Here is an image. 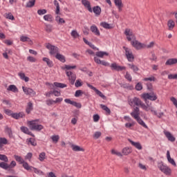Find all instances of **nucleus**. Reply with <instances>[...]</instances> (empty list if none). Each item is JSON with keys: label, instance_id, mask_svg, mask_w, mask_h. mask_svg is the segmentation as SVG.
<instances>
[{"label": "nucleus", "instance_id": "nucleus-1", "mask_svg": "<svg viewBox=\"0 0 177 177\" xmlns=\"http://www.w3.org/2000/svg\"><path fill=\"white\" fill-rule=\"evenodd\" d=\"M39 120H34L28 121V127H29V129L30 131H36L37 132H40V131H42L44 129V127L42 124H39L38 122Z\"/></svg>", "mask_w": 177, "mask_h": 177}, {"label": "nucleus", "instance_id": "nucleus-2", "mask_svg": "<svg viewBox=\"0 0 177 177\" xmlns=\"http://www.w3.org/2000/svg\"><path fill=\"white\" fill-rule=\"evenodd\" d=\"M142 99H144V100H145V102H146V103H147V100L154 102L157 99V94H156L154 92L151 91L149 93H143L142 95Z\"/></svg>", "mask_w": 177, "mask_h": 177}, {"label": "nucleus", "instance_id": "nucleus-3", "mask_svg": "<svg viewBox=\"0 0 177 177\" xmlns=\"http://www.w3.org/2000/svg\"><path fill=\"white\" fill-rule=\"evenodd\" d=\"M46 48L48 49V50H50L49 53L51 56H55V55L60 52V50L58 48L57 46L52 45L50 44V43L46 44Z\"/></svg>", "mask_w": 177, "mask_h": 177}, {"label": "nucleus", "instance_id": "nucleus-4", "mask_svg": "<svg viewBox=\"0 0 177 177\" xmlns=\"http://www.w3.org/2000/svg\"><path fill=\"white\" fill-rule=\"evenodd\" d=\"M123 49L124 50L125 56L128 62H133L135 60V57L133 56L132 50L127 46H123Z\"/></svg>", "mask_w": 177, "mask_h": 177}, {"label": "nucleus", "instance_id": "nucleus-5", "mask_svg": "<svg viewBox=\"0 0 177 177\" xmlns=\"http://www.w3.org/2000/svg\"><path fill=\"white\" fill-rule=\"evenodd\" d=\"M131 44L137 50H140V49H145V46H146V44L140 43L139 41L136 40V39L132 40Z\"/></svg>", "mask_w": 177, "mask_h": 177}, {"label": "nucleus", "instance_id": "nucleus-6", "mask_svg": "<svg viewBox=\"0 0 177 177\" xmlns=\"http://www.w3.org/2000/svg\"><path fill=\"white\" fill-rule=\"evenodd\" d=\"M158 167L161 172H163L165 175H171V169L169 167L164 165L162 163H159Z\"/></svg>", "mask_w": 177, "mask_h": 177}, {"label": "nucleus", "instance_id": "nucleus-7", "mask_svg": "<svg viewBox=\"0 0 177 177\" xmlns=\"http://www.w3.org/2000/svg\"><path fill=\"white\" fill-rule=\"evenodd\" d=\"M66 74L67 77H68V80H69L71 85H74V84L75 82V80H77V75H75V73H74L71 71H66Z\"/></svg>", "mask_w": 177, "mask_h": 177}, {"label": "nucleus", "instance_id": "nucleus-8", "mask_svg": "<svg viewBox=\"0 0 177 177\" xmlns=\"http://www.w3.org/2000/svg\"><path fill=\"white\" fill-rule=\"evenodd\" d=\"M143 102H142V101L140 100V99L135 97L133 99L129 100V104L130 106H133V104H135V106H142V104Z\"/></svg>", "mask_w": 177, "mask_h": 177}, {"label": "nucleus", "instance_id": "nucleus-9", "mask_svg": "<svg viewBox=\"0 0 177 177\" xmlns=\"http://www.w3.org/2000/svg\"><path fill=\"white\" fill-rule=\"evenodd\" d=\"M111 70H114L115 71H122L124 70H127V67L121 66L117 64V63H113L111 64Z\"/></svg>", "mask_w": 177, "mask_h": 177}, {"label": "nucleus", "instance_id": "nucleus-10", "mask_svg": "<svg viewBox=\"0 0 177 177\" xmlns=\"http://www.w3.org/2000/svg\"><path fill=\"white\" fill-rule=\"evenodd\" d=\"M111 70H114L115 71H122L124 70H127V67L121 66L117 64V63H113L111 64Z\"/></svg>", "mask_w": 177, "mask_h": 177}, {"label": "nucleus", "instance_id": "nucleus-11", "mask_svg": "<svg viewBox=\"0 0 177 177\" xmlns=\"http://www.w3.org/2000/svg\"><path fill=\"white\" fill-rule=\"evenodd\" d=\"M22 89L26 95H30V96H35V91L28 87L22 86Z\"/></svg>", "mask_w": 177, "mask_h": 177}, {"label": "nucleus", "instance_id": "nucleus-12", "mask_svg": "<svg viewBox=\"0 0 177 177\" xmlns=\"http://www.w3.org/2000/svg\"><path fill=\"white\" fill-rule=\"evenodd\" d=\"M92 12L95 15V16L99 17L102 14V8L99 6L93 7Z\"/></svg>", "mask_w": 177, "mask_h": 177}, {"label": "nucleus", "instance_id": "nucleus-13", "mask_svg": "<svg viewBox=\"0 0 177 177\" xmlns=\"http://www.w3.org/2000/svg\"><path fill=\"white\" fill-rule=\"evenodd\" d=\"M82 3L84 5V8H86L90 13H92V7L91 6V2H89V1L82 0Z\"/></svg>", "mask_w": 177, "mask_h": 177}, {"label": "nucleus", "instance_id": "nucleus-14", "mask_svg": "<svg viewBox=\"0 0 177 177\" xmlns=\"http://www.w3.org/2000/svg\"><path fill=\"white\" fill-rule=\"evenodd\" d=\"M90 30L95 35H97V37H100V31H99V29L97 28V26L95 25H92L90 27Z\"/></svg>", "mask_w": 177, "mask_h": 177}, {"label": "nucleus", "instance_id": "nucleus-15", "mask_svg": "<svg viewBox=\"0 0 177 177\" xmlns=\"http://www.w3.org/2000/svg\"><path fill=\"white\" fill-rule=\"evenodd\" d=\"M114 3L115 6L118 8L119 12H122V8H124V4H122V0H114Z\"/></svg>", "mask_w": 177, "mask_h": 177}, {"label": "nucleus", "instance_id": "nucleus-16", "mask_svg": "<svg viewBox=\"0 0 177 177\" xmlns=\"http://www.w3.org/2000/svg\"><path fill=\"white\" fill-rule=\"evenodd\" d=\"M164 134L165 135L166 138L169 140V142H175L176 138L169 131H165Z\"/></svg>", "mask_w": 177, "mask_h": 177}, {"label": "nucleus", "instance_id": "nucleus-17", "mask_svg": "<svg viewBox=\"0 0 177 177\" xmlns=\"http://www.w3.org/2000/svg\"><path fill=\"white\" fill-rule=\"evenodd\" d=\"M26 117V114H24L23 112L19 113H15L12 114V118H15V120H19V118H24Z\"/></svg>", "mask_w": 177, "mask_h": 177}, {"label": "nucleus", "instance_id": "nucleus-18", "mask_svg": "<svg viewBox=\"0 0 177 177\" xmlns=\"http://www.w3.org/2000/svg\"><path fill=\"white\" fill-rule=\"evenodd\" d=\"M55 59L62 63H66V57L59 53V52L55 55Z\"/></svg>", "mask_w": 177, "mask_h": 177}, {"label": "nucleus", "instance_id": "nucleus-19", "mask_svg": "<svg viewBox=\"0 0 177 177\" xmlns=\"http://www.w3.org/2000/svg\"><path fill=\"white\" fill-rule=\"evenodd\" d=\"M134 119L136 120L137 122L141 125V127H143V128H145L146 129H149V127L146 125V123H145V122L142 120V118H140V116H137V118Z\"/></svg>", "mask_w": 177, "mask_h": 177}, {"label": "nucleus", "instance_id": "nucleus-20", "mask_svg": "<svg viewBox=\"0 0 177 177\" xmlns=\"http://www.w3.org/2000/svg\"><path fill=\"white\" fill-rule=\"evenodd\" d=\"M128 140L129 143L132 145V146H134V147H136V149H138V150H142V145H140V142H135L129 138L128 139Z\"/></svg>", "mask_w": 177, "mask_h": 177}, {"label": "nucleus", "instance_id": "nucleus-21", "mask_svg": "<svg viewBox=\"0 0 177 177\" xmlns=\"http://www.w3.org/2000/svg\"><path fill=\"white\" fill-rule=\"evenodd\" d=\"M20 41L21 42H28L29 45H32L33 44L32 40H31V39L27 36H21Z\"/></svg>", "mask_w": 177, "mask_h": 177}, {"label": "nucleus", "instance_id": "nucleus-22", "mask_svg": "<svg viewBox=\"0 0 177 177\" xmlns=\"http://www.w3.org/2000/svg\"><path fill=\"white\" fill-rule=\"evenodd\" d=\"M21 132H24V133H26V135H30V136H32V138L35 137V136L32 134V133L30 131V129H28L26 127H21Z\"/></svg>", "mask_w": 177, "mask_h": 177}, {"label": "nucleus", "instance_id": "nucleus-23", "mask_svg": "<svg viewBox=\"0 0 177 177\" xmlns=\"http://www.w3.org/2000/svg\"><path fill=\"white\" fill-rule=\"evenodd\" d=\"M167 161L171 164V165H174V167H176V162H175V160L171 158V154L169 153V151H167Z\"/></svg>", "mask_w": 177, "mask_h": 177}, {"label": "nucleus", "instance_id": "nucleus-24", "mask_svg": "<svg viewBox=\"0 0 177 177\" xmlns=\"http://www.w3.org/2000/svg\"><path fill=\"white\" fill-rule=\"evenodd\" d=\"M177 64V58H170L165 62L166 66H174Z\"/></svg>", "mask_w": 177, "mask_h": 177}, {"label": "nucleus", "instance_id": "nucleus-25", "mask_svg": "<svg viewBox=\"0 0 177 177\" xmlns=\"http://www.w3.org/2000/svg\"><path fill=\"white\" fill-rule=\"evenodd\" d=\"M167 26L169 31H172L175 28V21L173 19H169L167 21Z\"/></svg>", "mask_w": 177, "mask_h": 177}, {"label": "nucleus", "instance_id": "nucleus-26", "mask_svg": "<svg viewBox=\"0 0 177 177\" xmlns=\"http://www.w3.org/2000/svg\"><path fill=\"white\" fill-rule=\"evenodd\" d=\"M122 153L123 156H129V154H131V153H132V148L129 147H124L122 149Z\"/></svg>", "mask_w": 177, "mask_h": 177}, {"label": "nucleus", "instance_id": "nucleus-27", "mask_svg": "<svg viewBox=\"0 0 177 177\" xmlns=\"http://www.w3.org/2000/svg\"><path fill=\"white\" fill-rule=\"evenodd\" d=\"M71 147L73 151H85V149L84 148L74 144H72L71 145Z\"/></svg>", "mask_w": 177, "mask_h": 177}, {"label": "nucleus", "instance_id": "nucleus-28", "mask_svg": "<svg viewBox=\"0 0 177 177\" xmlns=\"http://www.w3.org/2000/svg\"><path fill=\"white\" fill-rule=\"evenodd\" d=\"M139 107L136 106L134 108L133 111L131 113V117L134 118H138L139 117Z\"/></svg>", "mask_w": 177, "mask_h": 177}, {"label": "nucleus", "instance_id": "nucleus-29", "mask_svg": "<svg viewBox=\"0 0 177 177\" xmlns=\"http://www.w3.org/2000/svg\"><path fill=\"white\" fill-rule=\"evenodd\" d=\"M95 56H97V57L103 58L104 57V56H109V53L106 51H98V52H96Z\"/></svg>", "mask_w": 177, "mask_h": 177}, {"label": "nucleus", "instance_id": "nucleus-30", "mask_svg": "<svg viewBox=\"0 0 177 177\" xmlns=\"http://www.w3.org/2000/svg\"><path fill=\"white\" fill-rule=\"evenodd\" d=\"M22 165L24 169H26V171H31L32 169H37L34 168L32 166L28 165V163L27 162H25L24 160V162H22Z\"/></svg>", "mask_w": 177, "mask_h": 177}, {"label": "nucleus", "instance_id": "nucleus-31", "mask_svg": "<svg viewBox=\"0 0 177 177\" xmlns=\"http://www.w3.org/2000/svg\"><path fill=\"white\" fill-rule=\"evenodd\" d=\"M124 34L127 36L131 37L133 40L136 39V37H135V35H133V32H131V30H129V28L125 30Z\"/></svg>", "mask_w": 177, "mask_h": 177}, {"label": "nucleus", "instance_id": "nucleus-32", "mask_svg": "<svg viewBox=\"0 0 177 177\" xmlns=\"http://www.w3.org/2000/svg\"><path fill=\"white\" fill-rule=\"evenodd\" d=\"M32 110H34V107L32 106V102H28L26 109V112L27 113V114H30L31 111H32Z\"/></svg>", "mask_w": 177, "mask_h": 177}, {"label": "nucleus", "instance_id": "nucleus-33", "mask_svg": "<svg viewBox=\"0 0 177 177\" xmlns=\"http://www.w3.org/2000/svg\"><path fill=\"white\" fill-rule=\"evenodd\" d=\"M7 90L10 91V92H14L15 93L19 92V89L15 84H11L8 86Z\"/></svg>", "mask_w": 177, "mask_h": 177}, {"label": "nucleus", "instance_id": "nucleus-34", "mask_svg": "<svg viewBox=\"0 0 177 177\" xmlns=\"http://www.w3.org/2000/svg\"><path fill=\"white\" fill-rule=\"evenodd\" d=\"M43 62H45L48 66L53 67V62H52V60H50L49 58L44 57L43 58Z\"/></svg>", "mask_w": 177, "mask_h": 177}, {"label": "nucleus", "instance_id": "nucleus-35", "mask_svg": "<svg viewBox=\"0 0 177 177\" xmlns=\"http://www.w3.org/2000/svg\"><path fill=\"white\" fill-rule=\"evenodd\" d=\"M18 75L20 77L21 80H23L24 81H25V82H28V81H30V78L26 76V74L24 73H19Z\"/></svg>", "mask_w": 177, "mask_h": 177}, {"label": "nucleus", "instance_id": "nucleus-36", "mask_svg": "<svg viewBox=\"0 0 177 177\" xmlns=\"http://www.w3.org/2000/svg\"><path fill=\"white\" fill-rule=\"evenodd\" d=\"M54 5L56 6L55 14L60 15V6L59 5L57 0H54Z\"/></svg>", "mask_w": 177, "mask_h": 177}, {"label": "nucleus", "instance_id": "nucleus-37", "mask_svg": "<svg viewBox=\"0 0 177 177\" xmlns=\"http://www.w3.org/2000/svg\"><path fill=\"white\" fill-rule=\"evenodd\" d=\"M44 19L46 21H49L50 23H52V21H53V17L50 14L44 15Z\"/></svg>", "mask_w": 177, "mask_h": 177}, {"label": "nucleus", "instance_id": "nucleus-38", "mask_svg": "<svg viewBox=\"0 0 177 177\" xmlns=\"http://www.w3.org/2000/svg\"><path fill=\"white\" fill-rule=\"evenodd\" d=\"M55 21H57V23L58 24H66V21L64 20V19L60 18V17L59 15H57L55 17Z\"/></svg>", "mask_w": 177, "mask_h": 177}, {"label": "nucleus", "instance_id": "nucleus-39", "mask_svg": "<svg viewBox=\"0 0 177 177\" xmlns=\"http://www.w3.org/2000/svg\"><path fill=\"white\" fill-rule=\"evenodd\" d=\"M53 30V26H52L51 24H46L45 25V31H46L47 32H52Z\"/></svg>", "mask_w": 177, "mask_h": 177}, {"label": "nucleus", "instance_id": "nucleus-40", "mask_svg": "<svg viewBox=\"0 0 177 177\" xmlns=\"http://www.w3.org/2000/svg\"><path fill=\"white\" fill-rule=\"evenodd\" d=\"M54 86H56V88H67V84L59 82H54Z\"/></svg>", "mask_w": 177, "mask_h": 177}, {"label": "nucleus", "instance_id": "nucleus-41", "mask_svg": "<svg viewBox=\"0 0 177 177\" xmlns=\"http://www.w3.org/2000/svg\"><path fill=\"white\" fill-rule=\"evenodd\" d=\"M100 26L104 28H106V30H110L113 28L107 22H101Z\"/></svg>", "mask_w": 177, "mask_h": 177}, {"label": "nucleus", "instance_id": "nucleus-42", "mask_svg": "<svg viewBox=\"0 0 177 177\" xmlns=\"http://www.w3.org/2000/svg\"><path fill=\"white\" fill-rule=\"evenodd\" d=\"M14 158L17 161V162H19V164H23V162H24V160L23 158H21V156L14 155Z\"/></svg>", "mask_w": 177, "mask_h": 177}, {"label": "nucleus", "instance_id": "nucleus-43", "mask_svg": "<svg viewBox=\"0 0 177 177\" xmlns=\"http://www.w3.org/2000/svg\"><path fill=\"white\" fill-rule=\"evenodd\" d=\"M142 109H143V110H145V111H149V110H151V109H153V107H151L149 104L146 105L143 102L141 104Z\"/></svg>", "mask_w": 177, "mask_h": 177}, {"label": "nucleus", "instance_id": "nucleus-44", "mask_svg": "<svg viewBox=\"0 0 177 177\" xmlns=\"http://www.w3.org/2000/svg\"><path fill=\"white\" fill-rule=\"evenodd\" d=\"M100 107L101 109H102V110H104V111H106L108 114H111V111H110V109H109L107 106L101 104Z\"/></svg>", "mask_w": 177, "mask_h": 177}, {"label": "nucleus", "instance_id": "nucleus-45", "mask_svg": "<svg viewBox=\"0 0 177 177\" xmlns=\"http://www.w3.org/2000/svg\"><path fill=\"white\" fill-rule=\"evenodd\" d=\"M53 140V143H57L59 142V139H60V136L59 135H54L50 137Z\"/></svg>", "mask_w": 177, "mask_h": 177}, {"label": "nucleus", "instance_id": "nucleus-46", "mask_svg": "<svg viewBox=\"0 0 177 177\" xmlns=\"http://www.w3.org/2000/svg\"><path fill=\"white\" fill-rule=\"evenodd\" d=\"M28 145H31V146H34V147H35V146H37V141L35 140V138H29L28 140Z\"/></svg>", "mask_w": 177, "mask_h": 177}, {"label": "nucleus", "instance_id": "nucleus-47", "mask_svg": "<svg viewBox=\"0 0 177 177\" xmlns=\"http://www.w3.org/2000/svg\"><path fill=\"white\" fill-rule=\"evenodd\" d=\"M0 168L3 169H9V165L5 162H0Z\"/></svg>", "mask_w": 177, "mask_h": 177}, {"label": "nucleus", "instance_id": "nucleus-48", "mask_svg": "<svg viewBox=\"0 0 177 177\" xmlns=\"http://www.w3.org/2000/svg\"><path fill=\"white\" fill-rule=\"evenodd\" d=\"M128 66H129V68H131L134 73L139 71V68H138L136 65L129 64Z\"/></svg>", "mask_w": 177, "mask_h": 177}, {"label": "nucleus", "instance_id": "nucleus-49", "mask_svg": "<svg viewBox=\"0 0 177 177\" xmlns=\"http://www.w3.org/2000/svg\"><path fill=\"white\" fill-rule=\"evenodd\" d=\"M46 13H48V10H46V9H40L37 10V15H39V16L46 15Z\"/></svg>", "mask_w": 177, "mask_h": 177}, {"label": "nucleus", "instance_id": "nucleus-50", "mask_svg": "<svg viewBox=\"0 0 177 177\" xmlns=\"http://www.w3.org/2000/svg\"><path fill=\"white\" fill-rule=\"evenodd\" d=\"M35 5V0H30L26 3V8H32Z\"/></svg>", "mask_w": 177, "mask_h": 177}, {"label": "nucleus", "instance_id": "nucleus-51", "mask_svg": "<svg viewBox=\"0 0 177 177\" xmlns=\"http://www.w3.org/2000/svg\"><path fill=\"white\" fill-rule=\"evenodd\" d=\"M46 157V153L45 152H41L39 155V161H44Z\"/></svg>", "mask_w": 177, "mask_h": 177}, {"label": "nucleus", "instance_id": "nucleus-52", "mask_svg": "<svg viewBox=\"0 0 177 177\" xmlns=\"http://www.w3.org/2000/svg\"><path fill=\"white\" fill-rule=\"evenodd\" d=\"M6 133H8V136L10 138H12V129L9 128V127L6 126L5 128Z\"/></svg>", "mask_w": 177, "mask_h": 177}, {"label": "nucleus", "instance_id": "nucleus-53", "mask_svg": "<svg viewBox=\"0 0 177 177\" xmlns=\"http://www.w3.org/2000/svg\"><path fill=\"white\" fill-rule=\"evenodd\" d=\"M0 160L1 161H4V162H9V159L8 158V156H6V155L0 154Z\"/></svg>", "mask_w": 177, "mask_h": 177}, {"label": "nucleus", "instance_id": "nucleus-54", "mask_svg": "<svg viewBox=\"0 0 177 177\" xmlns=\"http://www.w3.org/2000/svg\"><path fill=\"white\" fill-rule=\"evenodd\" d=\"M95 93H96L97 95H98V96H100V97H102V99H104V100H106V97L104 96V95H103V93H102L100 91L97 90V89L95 91Z\"/></svg>", "mask_w": 177, "mask_h": 177}, {"label": "nucleus", "instance_id": "nucleus-55", "mask_svg": "<svg viewBox=\"0 0 177 177\" xmlns=\"http://www.w3.org/2000/svg\"><path fill=\"white\" fill-rule=\"evenodd\" d=\"M71 35L73 38H78V37H80V34H78V32H77V30H72V32H71Z\"/></svg>", "mask_w": 177, "mask_h": 177}, {"label": "nucleus", "instance_id": "nucleus-56", "mask_svg": "<svg viewBox=\"0 0 177 177\" xmlns=\"http://www.w3.org/2000/svg\"><path fill=\"white\" fill-rule=\"evenodd\" d=\"M151 57H149V60L151 62H157V56H156V53L154 52H151Z\"/></svg>", "mask_w": 177, "mask_h": 177}, {"label": "nucleus", "instance_id": "nucleus-57", "mask_svg": "<svg viewBox=\"0 0 177 177\" xmlns=\"http://www.w3.org/2000/svg\"><path fill=\"white\" fill-rule=\"evenodd\" d=\"M72 106H74L75 107H77V109H81L82 107V105L80 102H77L75 101H73Z\"/></svg>", "mask_w": 177, "mask_h": 177}, {"label": "nucleus", "instance_id": "nucleus-58", "mask_svg": "<svg viewBox=\"0 0 177 177\" xmlns=\"http://www.w3.org/2000/svg\"><path fill=\"white\" fill-rule=\"evenodd\" d=\"M101 136H102V132L100 131H96L93 135V138L95 139H99Z\"/></svg>", "mask_w": 177, "mask_h": 177}, {"label": "nucleus", "instance_id": "nucleus-59", "mask_svg": "<svg viewBox=\"0 0 177 177\" xmlns=\"http://www.w3.org/2000/svg\"><path fill=\"white\" fill-rule=\"evenodd\" d=\"M6 17L9 20H15V17L13 16V15H12L11 12H9L8 14H6Z\"/></svg>", "mask_w": 177, "mask_h": 177}, {"label": "nucleus", "instance_id": "nucleus-60", "mask_svg": "<svg viewBox=\"0 0 177 177\" xmlns=\"http://www.w3.org/2000/svg\"><path fill=\"white\" fill-rule=\"evenodd\" d=\"M154 45H156V43L154 41H151L148 45L145 44V48H147V49H151V48H153L154 47Z\"/></svg>", "mask_w": 177, "mask_h": 177}, {"label": "nucleus", "instance_id": "nucleus-61", "mask_svg": "<svg viewBox=\"0 0 177 177\" xmlns=\"http://www.w3.org/2000/svg\"><path fill=\"white\" fill-rule=\"evenodd\" d=\"M136 91H142L143 89V86L142 85V83L139 82L136 85Z\"/></svg>", "mask_w": 177, "mask_h": 177}, {"label": "nucleus", "instance_id": "nucleus-62", "mask_svg": "<svg viewBox=\"0 0 177 177\" xmlns=\"http://www.w3.org/2000/svg\"><path fill=\"white\" fill-rule=\"evenodd\" d=\"M1 145H8V140L6 138H0Z\"/></svg>", "mask_w": 177, "mask_h": 177}, {"label": "nucleus", "instance_id": "nucleus-63", "mask_svg": "<svg viewBox=\"0 0 177 177\" xmlns=\"http://www.w3.org/2000/svg\"><path fill=\"white\" fill-rule=\"evenodd\" d=\"M75 86H76V88H80V86H82V82H81V80H76V82L75 83Z\"/></svg>", "mask_w": 177, "mask_h": 177}, {"label": "nucleus", "instance_id": "nucleus-64", "mask_svg": "<svg viewBox=\"0 0 177 177\" xmlns=\"http://www.w3.org/2000/svg\"><path fill=\"white\" fill-rule=\"evenodd\" d=\"M171 102H172L173 104L176 107L177 109V100L174 97H171L170 98Z\"/></svg>", "mask_w": 177, "mask_h": 177}]
</instances>
